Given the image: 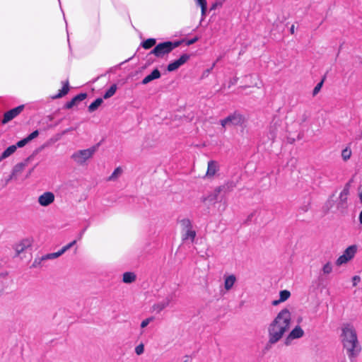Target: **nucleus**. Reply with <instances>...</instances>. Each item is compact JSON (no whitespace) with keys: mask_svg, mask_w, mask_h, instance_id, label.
I'll return each mask as SVG.
<instances>
[{"mask_svg":"<svg viewBox=\"0 0 362 362\" xmlns=\"http://www.w3.org/2000/svg\"><path fill=\"white\" fill-rule=\"evenodd\" d=\"M292 322L291 311L284 308L281 309L276 317L268 325V341L274 344L279 341L284 334L289 330Z\"/></svg>","mask_w":362,"mask_h":362,"instance_id":"f257e3e1","label":"nucleus"},{"mask_svg":"<svg viewBox=\"0 0 362 362\" xmlns=\"http://www.w3.org/2000/svg\"><path fill=\"white\" fill-rule=\"evenodd\" d=\"M340 338L343 348L346 350L350 359L359 354L361 348L358 340L356 330L352 324L346 322L341 325Z\"/></svg>","mask_w":362,"mask_h":362,"instance_id":"f03ea898","label":"nucleus"},{"mask_svg":"<svg viewBox=\"0 0 362 362\" xmlns=\"http://www.w3.org/2000/svg\"><path fill=\"white\" fill-rule=\"evenodd\" d=\"M96 150L95 146H92L86 149L76 151L71 155V159L78 165H84L92 158Z\"/></svg>","mask_w":362,"mask_h":362,"instance_id":"7ed1b4c3","label":"nucleus"},{"mask_svg":"<svg viewBox=\"0 0 362 362\" xmlns=\"http://www.w3.org/2000/svg\"><path fill=\"white\" fill-rule=\"evenodd\" d=\"M180 42H165L157 45L154 49L151 52V54H154L157 57H163L165 54L170 53L173 49L180 45Z\"/></svg>","mask_w":362,"mask_h":362,"instance_id":"20e7f679","label":"nucleus"},{"mask_svg":"<svg viewBox=\"0 0 362 362\" xmlns=\"http://www.w3.org/2000/svg\"><path fill=\"white\" fill-rule=\"evenodd\" d=\"M358 251V246L352 245L349 246L336 260V265L338 267L347 264L352 260Z\"/></svg>","mask_w":362,"mask_h":362,"instance_id":"39448f33","label":"nucleus"},{"mask_svg":"<svg viewBox=\"0 0 362 362\" xmlns=\"http://www.w3.org/2000/svg\"><path fill=\"white\" fill-rule=\"evenodd\" d=\"M243 122V117L240 114L233 113L220 121V124L223 128L230 126L240 125Z\"/></svg>","mask_w":362,"mask_h":362,"instance_id":"423d86ee","label":"nucleus"},{"mask_svg":"<svg viewBox=\"0 0 362 362\" xmlns=\"http://www.w3.org/2000/svg\"><path fill=\"white\" fill-rule=\"evenodd\" d=\"M55 195L52 192H45L37 198V203L42 207H47L54 203Z\"/></svg>","mask_w":362,"mask_h":362,"instance_id":"0eeeda50","label":"nucleus"},{"mask_svg":"<svg viewBox=\"0 0 362 362\" xmlns=\"http://www.w3.org/2000/svg\"><path fill=\"white\" fill-rule=\"evenodd\" d=\"M28 160L29 158L26 159L23 162L18 163L14 165L9 176V180H18L19 176L21 175V173L23 172V170L28 165Z\"/></svg>","mask_w":362,"mask_h":362,"instance_id":"6e6552de","label":"nucleus"},{"mask_svg":"<svg viewBox=\"0 0 362 362\" xmlns=\"http://www.w3.org/2000/svg\"><path fill=\"white\" fill-rule=\"evenodd\" d=\"M305 332L300 326H296L288 334L285 339V344L289 345L294 339H300L303 337Z\"/></svg>","mask_w":362,"mask_h":362,"instance_id":"1a4fd4ad","label":"nucleus"},{"mask_svg":"<svg viewBox=\"0 0 362 362\" xmlns=\"http://www.w3.org/2000/svg\"><path fill=\"white\" fill-rule=\"evenodd\" d=\"M33 244V240L31 238H25L16 243L13 246V249L17 256H19L21 253L25 251L28 248L30 247Z\"/></svg>","mask_w":362,"mask_h":362,"instance_id":"9d476101","label":"nucleus"},{"mask_svg":"<svg viewBox=\"0 0 362 362\" xmlns=\"http://www.w3.org/2000/svg\"><path fill=\"white\" fill-rule=\"evenodd\" d=\"M189 59V55L187 54H184L180 56V57L175 60L174 62L170 63L168 65L167 69L168 71H174L178 69L181 66L185 64Z\"/></svg>","mask_w":362,"mask_h":362,"instance_id":"9b49d317","label":"nucleus"},{"mask_svg":"<svg viewBox=\"0 0 362 362\" xmlns=\"http://www.w3.org/2000/svg\"><path fill=\"white\" fill-rule=\"evenodd\" d=\"M173 300V296H168L162 300L155 303L152 306V311L155 312L156 313H160L162 310H163L165 308L168 307L171 302Z\"/></svg>","mask_w":362,"mask_h":362,"instance_id":"f8f14e48","label":"nucleus"},{"mask_svg":"<svg viewBox=\"0 0 362 362\" xmlns=\"http://www.w3.org/2000/svg\"><path fill=\"white\" fill-rule=\"evenodd\" d=\"M23 105H19L4 113L2 124H5L18 116L23 110Z\"/></svg>","mask_w":362,"mask_h":362,"instance_id":"ddd939ff","label":"nucleus"},{"mask_svg":"<svg viewBox=\"0 0 362 362\" xmlns=\"http://www.w3.org/2000/svg\"><path fill=\"white\" fill-rule=\"evenodd\" d=\"M219 164L217 161L211 160L208 162L207 170L205 177L207 178H212L219 170Z\"/></svg>","mask_w":362,"mask_h":362,"instance_id":"4468645a","label":"nucleus"},{"mask_svg":"<svg viewBox=\"0 0 362 362\" xmlns=\"http://www.w3.org/2000/svg\"><path fill=\"white\" fill-rule=\"evenodd\" d=\"M223 285L226 291L231 290L237 281V278L234 274H228L223 276Z\"/></svg>","mask_w":362,"mask_h":362,"instance_id":"2eb2a0df","label":"nucleus"},{"mask_svg":"<svg viewBox=\"0 0 362 362\" xmlns=\"http://www.w3.org/2000/svg\"><path fill=\"white\" fill-rule=\"evenodd\" d=\"M291 292L288 290H282L279 292V298L272 301L273 306H277L280 303L286 301L291 297Z\"/></svg>","mask_w":362,"mask_h":362,"instance_id":"dca6fc26","label":"nucleus"},{"mask_svg":"<svg viewBox=\"0 0 362 362\" xmlns=\"http://www.w3.org/2000/svg\"><path fill=\"white\" fill-rule=\"evenodd\" d=\"M182 239L184 240H190V242H194L196 237V231L193 229V228H187L182 230Z\"/></svg>","mask_w":362,"mask_h":362,"instance_id":"f3484780","label":"nucleus"},{"mask_svg":"<svg viewBox=\"0 0 362 362\" xmlns=\"http://www.w3.org/2000/svg\"><path fill=\"white\" fill-rule=\"evenodd\" d=\"M87 95L86 93H80L76 95L74 98L71 99V101L66 104V107L67 109H70L74 106L76 105L79 102L83 101L86 99Z\"/></svg>","mask_w":362,"mask_h":362,"instance_id":"a211bd4d","label":"nucleus"},{"mask_svg":"<svg viewBox=\"0 0 362 362\" xmlns=\"http://www.w3.org/2000/svg\"><path fill=\"white\" fill-rule=\"evenodd\" d=\"M18 148H19L18 146V142L16 145H11L8 146L5 151H4V152L0 156V162L2 160L6 159L8 157L11 156L12 154H13L16 151Z\"/></svg>","mask_w":362,"mask_h":362,"instance_id":"6ab92c4d","label":"nucleus"},{"mask_svg":"<svg viewBox=\"0 0 362 362\" xmlns=\"http://www.w3.org/2000/svg\"><path fill=\"white\" fill-rule=\"evenodd\" d=\"M38 135H39L38 130L34 131L30 134H29L27 137H25L23 139L18 141V147H23V146H25L28 142H30L33 139H34L36 137H37Z\"/></svg>","mask_w":362,"mask_h":362,"instance_id":"aec40b11","label":"nucleus"},{"mask_svg":"<svg viewBox=\"0 0 362 362\" xmlns=\"http://www.w3.org/2000/svg\"><path fill=\"white\" fill-rule=\"evenodd\" d=\"M160 73L158 69H154L150 74L144 77L142 80V83L146 85L154 79L159 78Z\"/></svg>","mask_w":362,"mask_h":362,"instance_id":"412c9836","label":"nucleus"},{"mask_svg":"<svg viewBox=\"0 0 362 362\" xmlns=\"http://www.w3.org/2000/svg\"><path fill=\"white\" fill-rule=\"evenodd\" d=\"M136 279V276L134 272H124L122 275V281L125 284H132Z\"/></svg>","mask_w":362,"mask_h":362,"instance_id":"4be33fe9","label":"nucleus"},{"mask_svg":"<svg viewBox=\"0 0 362 362\" xmlns=\"http://www.w3.org/2000/svg\"><path fill=\"white\" fill-rule=\"evenodd\" d=\"M59 257L57 252H53V253H49V254H47L44 256H42L40 259L39 261L37 262V259H35L34 263H33V267H36V264H40L41 261H45V260H47V259H56Z\"/></svg>","mask_w":362,"mask_h":362,"instance_id":"5701e85b","label":"nucleus"},{"mask_svg":"<svg viewBox=\"0 0 362 362\" xmlns=\"http://www.w3.org/2000/svg\"><path fill=\"white\" fill-rule=\"evenodd\" d=\"M69 90V83H68V81H66L64 83V86H63L62 88L59 90V93H57V95L54 96L53 98H59L64 96L65 95H66L68 93Z\"/></svg>","mask_w":362,"mask_h":362,"instance_id":"b1692460","label":"nucleus"},{"mask_svg":"<svg viewBox=\"0 0 362 362\" xmlns=\"http://www.w3.org/2000/svg\"><path fill=\"white\" fill-rule=\"evenodd\" d=\"M333 271V264L331 262H327L323 264L322 267V272L323 274L327 275L332 272Z\"/></svg>","mask_w":362,"mask_h":362,"instance_id":"393cba45","label":"nucleus"},{"mask_svg":"<svg viewBox=\"0 0 362 362\" xmlns=\"http://www.w3.org/2000/svg\"><path fill=\"white\" fill-rule=\"evenodd\" d=\"M117 90V86L115 84H113L110 86V88L105 93L103 98L105 99H107L111 98L115 95Z\"/></svg>","mask_w":362,"mask_h":362,"instance_id":"a878e982","label":"nucleus"},{"mask_svg":"<svg viewBox=\"0 0 362 362\" xmlns=\"http://www.w3.org/2000/svg\"><path fill=\"white\" fill-rule=\"evenodd\" d=\"M103 103V99L102 98H97L94 102H93L89 106H88V110L90 112H93L95 110L98 109L99 106Z\"/></svg>","mask_w":362,"mask_h":362,"instance_id":"bb28decb","label":"nucleus"},{"mask_svg":"<svg viewBox=\"0 0 362 362\" xmlns=\"http://www.w3.org/2000/svg\"><path fill=\"white\" fill-rule=\"evenodd\" d=\"M156 39L149 38L143 42L142 47L144 49H150L151 47H152L153 46H154L156 45Z\"/></svg>","mask_w":362,"mask_h":362,"instance_id":"cd10ccee","label":"nucleus"},{"mask_svg":"<svg viewBox=\"0 0 362 362\" xmlns=\"http://www.w3.org/2000/svg\"><path fill=\"white\" fill-rule=\"evenodd\" d=\"M182 230L192 227V223L189 218H182L180 221Z\"/></svg>","mask_w":362,"mask_h":362,"instance_id":"c85d7f7f","label":"nucleus"},{"mask_svg":"<svg viewBox=\"0 0 362 362\" xmlns=\"http://www.w3.org/2000/svg\"><path fill=\"white\" fill-rule=\"evenodd\" d=\"M351 150L349 148H346L341 151V157L344 161L348 160L351 156Z\"/></svg>","mask_w":362,"mask_h":362,"instance_id":"c756f323","label":"nucleus"},{"mask_svg":"<svg viewBox=\"0 0 362 362\" xmlns=\"http://www.w3.org/2000/svg\"><path fill=\"white\" fill-rule=\"evenodd\" d=\"M122 170L120 168H117L110 176L109 180H116L122 174Z\"/></svg>","mask_w":362,"mask_h":362,"instance_id":"7c9ffc66","label":"nucleus"},{"mask_svg":"<svg viewBox=\"0 0 362 362\" xmlns=\"http://www.w3.org/2000/svg\"><path fill=\"white\" fill-rule=\"evenodd\" d=\"M144 351V346L143 344H140L139 345H137L136 347H135V353L140 356L141 355Z\"/></svg>","mask_w":362,"mask_h":362,"instance_id":"2f4dec72","label":"nucleus"},{"mask_svg":"<svg viewBox=\"0 0 362 362\" xmlns=\"http://www.w3.org/2000/svg\"><path fill=\"white\" fill-rule=\"evenodd\" d=\"M153 320V317H148L145 320H144L141 322V328H145L146 327H147L148 325V324L152 322Z\"/></svg>","mask_w":362,"mask_h":362,"instance_id":"473e14b6","label":"nucleus"},{"mask_svg":"<svg viewBox=\"0 0 362 362\" xmlns=\"http://www.w3.org/2000/svg\"><path fill=\"white\" fill-rule=\"evenodd\" d=\"M322 84L323 81H321L316 85L313 91V96L316 95L320 92V90L322 88Z\"/></svg>","mask_w":362,"mask_h":362,"instance_id":"72a5a7b5","label":"nucleus"},{"mask_svg":"<svg viewBox=\"0 0 362 362\" xmlns=\"http://www.w3.org/2000/svg\"><path fill=\"white\" fill-rule=\"evenodd\" d=\"M349 191L348 189H344L339 195V198L342 201H345L346 199L347 195H348Z\"/></svg>","mask_w":362,"mask_h":362,"instance_id":"f704fd0d","label":"nucleus"},{"mask_svg":"<svg viewBox=\"0 0 362 362\" xmlns=\"http://www.w3.org/2000/svg\"><path fill=\"white\" fill-rule=\"evenodd\" d=\"M360 281H361V278L359 276H353V278H352L353 286H356L358 284V283L360 282Z\"/></svg>","mask_w":362,"mask_h":362,"instance_id":"c9c22d12","label":"nucleus"},{"mask_svg":"<svg viewBox=\"0 0 362 362\" xmlns=\"http://www.w3.org/2000/svg\"><path fill=\"white\" fill-rule=\"evenodd\" d=\"M76 243V240H73L70 243L67 244L66 245L64 246V250L67 251L69 249H70L72 246H74Z\"/></svg>","mask_w":362,"mask_h":362,"instance_id":"e433bc0d","label":"nucleus"},{"mask_svg":"<svg viewBox=\"0 0 362 362\" xmlns=\"http://www.w3.org/2000/svg\"><path fill=\"white\" fill-rule=\"evenodd\" d=\"M197 40H198V38H197V37H194L193 39H191V40H188V41L187 42V45H192V44H194V42H196Z\"/></svg>","mask_w":362,"mask_h":362,"instance_id":"4c0bfd02","label":"nucleus"},{"mask_svg":"<svg viewBox=\"0 0 362 362\" xmlns=\"http://www.w3.org/2000/svg\"><path fill=\"white\" fill-rule=\"evenodd\" d=\"M197 4L202 6H204V5H206V0H196Z\"/></svg>","mask_w":362,"mask_h":362,"instance_id":"58836bf2","label":"nucleus"},{"mask_svg":"<svg viewBox=\"0 0 362 362\" xmlns=\"http://www.w3.org/2000/svg\"><path fill=\"white\" fill-rule=\"evenodd\" d=\"M201 8H202V16H204L205 13H206V5L202 6Z\"/></svg>","mask_w":362,"mask_h":362,"instance_id":"ea45409f","label":"nucleus"},{"mask_svg":"<svg viewBox=\"0 0 362 362\" xmlns=\"http://www.w3.org/2000/svg\"><path fill=\"white\" fill-rule=\"evenodd\" d=\"M66 252V250H64V247H62L60 250H59L58 252H57V254L58 255V257H60L62 255H63L64 252Z\"/></svg>","mask_w":362,"mask_h":362,"instance_id":"a19ab883","label":"nucleus"},{"mask_svg":"<svg viewBox=\"0 0 362 362\" xmlns=\"http://www.w3.org/2000/svg\"><path fill=\"white\" fill-rule=\"evenodd\" d=\"M294 29H295V27L294 25H293L291 27V33L293 34L294 33Z\"/></svg>","mask_w":362,"mask_h":362,"instance_id":"79ce46f5","label":"nucleus"}]
</instances>
